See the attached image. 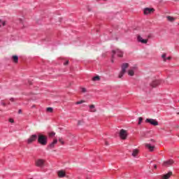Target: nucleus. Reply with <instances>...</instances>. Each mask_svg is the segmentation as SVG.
<instances>
[{
    "mask_svg": "<svg viewBox=\"0 0 179 179\" xmlns=\"http://www.w3.org/2000/svg\"><path fill=\"white\" fill-rule=\"evenodd\" d=\"M119 136L120 139L124 141V139H127V137L128 136V132L127 131V130L122 129L120 131Z\"/></svg>",
    "mask_w": 179,
    "mask_h": 179,
    "instance_id": "20e7f679",
    "label": "nucleus"
},
{
    "mask_svg": "<svg viewBox=\"0 0 179 179\" xmlns=\"http://www.w3.org/2000/svg\"><path fill=\"white\" fill-rule=\"evenodd\" d=\"M137 41H138V43H141L142 44H147L149 39H143L141 35H138L137 36Z\"/></svg>",
    "mask_w": 179,
    "mask_h": 179,
    "instance_id": "0eeeda50",
    "label": "nucleus"
},
{
    "mask_svg": "<svg viewBox=\"0 0 179 179\" xmlns=\"http://www.w3.org/2000/svg\"><path fill=\"white\" fill-rule=\"evenodd\" d=\"M159 85H160V80H154L150 83L151 87H157Z\"/></svg>",
    "mask_w": 179,
    "mask_h": 179,
    "instance_id": "ddd939ff",
    "label": "nucleus"
},
{
    "mask_svg": "<svg viewBox=\"0 0 179 179\" xmlns=\"http://www.w3.org/2000/svg\"><path fill=\"white\" fill-rule=\"evenodd\" d=\"M59 142H60L62 145H64L65 143V142H64V140H62V138H59Z\"/></svg>",
    "mask_w": 179,
    "mask_h": 179,
    "instance_id": "bb28decb",
    "label": "nucleus"
},
{
    "mask_svg": "<svg viewBox=\"0 0 179 179\" xmlns=\"http://www.w3.org/2000/svg\"><path fill=\"white\" fill-rule=\"evenodd\" d=\"M83 103H84V101H77V102H76V104H82Z\"/></svg>",
    "mask_w": 179,
    "mask_h": 179,
    "instance_id": "c756f323",
    "label": "nucleus"
},
{
    "mask_svg": "<svg viewBox=\"0 0 179 179\" xmlns=\"http://www.w3.org/2000/svg\"><path fill=\"white\" fill-rule=\"evenodd\" d=\"M129 66V64L128 63H124L122 65V71L119 73V78H122L124 76V74L125 72H127V69Z\"/></svg>",
    "mask_w": 179,
    "mask_h": 179,
    "instance_id": "7ed1b4c3",
    "label": "nucleus"
},
{
    "mask_svg": "<svg viewBox=\"0 0 179 179\" xmlns=\"http://www.w3.org/2000/svg\"><path fill=\"white\" fill-rule=\"evenodd\" d=\"M145 122H148V124L154 125V127H157V125H159V122H157L155 119H146Z\"/></svg>",
    "mask_w": 179,
    "mask_h": 179,
    "instance_id": "39448f33",
    "label": "nucleus"
},
{
    "mask_svg": "<svg viewBox=\"0 0 179 179\" xmlns=\"http://www.w3.org/2000/svg\"><path fill=\"white\" fill-rule=\"evenodd\" d=\"M5 24H6V22L0 20V27L1 26H5Z\"/></svg>",
    "mask_w": 179,
    "mask_h": 179,
    "instance_id": "393cba45",
    "label": "nucleus"
},
{
    "mask_svg": "<svg viewBox=\"0 0 179 179\" xmlns=\"http://www.w3.org/2000/svg\"><path fill=\"white\" fill-rule=\"evenodd\" d=\"M106 146L108 145V143H107V141L105 143Z\"/></svg>",
    "mask_w": 179,
    "mask_h": 179,
    "instance_id": "4c0bfd02",
    "label": "nucleus"
},
{
    "mask_svg": "<svg viewBox=\"0 0 179 179\" xmlns=\"http://www.w3.org/2000/svg\"><path fill=\"white\" fill-rule=\"evenodd\" d=\"M154 169H157V165L154 164Z\"/></svg>",
    "mask_w": 179,
    "mask_h": 179,
    "instance_id": "c9c22d12",
    "label": "nucleus"
},
{
    "mask_svg": "<svg viewBox=\"0 0 179 179\" xmlns=\"http://www.w3.org/2000/svg\"><path fill=\"white\" fill-rule=\"evenodd\" d=\"M116 57H119L120 58H122L124 57V52L120 49H116L112 50V59L111 62H114V58Z\"/></svg>",
    "mask_w": 179,
    "mask_h": 179,
    "instance_id": "f257e3e1",
    "label": "nucleus"
},
{
    "mask_svg": "<svg viewBox=\"0 0 179 179\" xmlns=\"http://www.w3.org/2000/svg\"><path fill=\"white\" fill-rule=\"evenodd\" d=\"M135 69H136V67H132L128 71L129 76H134L135 75Z\"/></svg>",
    "mask_w": 179,
    "mask_h": 179,
    "instance_id": "4468645a",
    "label": "nucleus"
},
{
    "mask_svg": "<svg viewBox=\"0 0 179 179\" xmlns=\"http://www.w3.org/2000/svg\"><path fill=\"white\" fill-rule=\"evenodd\" d=\"M34 141H37V135L36 134H33L29 138H28L27 143H33Z\"/></svg>",
    "mask_w": 179,
    "mask_h": 179,
    "instance_id": "9d476101",
    "label": "nucleus"
},
{
    "mask_svg": "<svg viewBox=\"0 0 179 179\" xmlns=\"http://www.w3.org/2000/svg\"><path fill=\"white\" fill-rule=\"evenodd\" d=\"M57 143H58V140L55 139L53 140V141L49 145L48 148H50V149H52L55 147V145H57Z\"/></svg>",
    "mask_w": 179,
    "mask_h": 179,
    "instance_id": "dca6fc26",
    "label": "nucleus"
},
{
    "mask_svg": "<svg viewBox=\"0 0 179 179\" xmlns=\"http://www.w3.org/2000/svg\"><path fill=\"white\" fill-rule=\"evenodd\" d=\"M1 105L3 106V107H6V103H5V102H3V101H1Z\"/></svg>",
    "mask_w": 179,
    "mask_h": 179,
    "instance_id": "c85d7f7f",
    "label": "nucleus"
},
{
    "mask_svg": "<svg viewBox=\"0 0 179 179\" xmlns=\"http://www.w3.org/2000/svg\"><path fill=\"white\" fill-rule=\"evenodd\" d=\"M166 57V53H164L162 55V58L164 59V61L166 62V61H167V57Z\"/></svg>",
    "mask_w": 179,
    "mask_h": 179,
    "instance_id": "5701e85b",
    "label": "nucleus"
},
{
    "mask_svg": "<svg viewBox=\"0 0 179 179\" xmlns=\"http://www.w3.org/2000/svg\"><path fill=\"white\" fill-rule=\"evenodd\" d=\"M167 59L170 60V59H171V57H166V61H167Z\"/></svg>",
    "mask_w": 179,
    "mask_h": 179,
    "instance_id": "f704fd0d",
    "label": "nucleus"
},
{
    "mask_svg": "<svg viewBox=\"0 0 179 179\" xmlns=\"http://www.w3.org/2000/svg\"><path fill=\"white\" fill-rule=\"evenodd\" d=\"M48 135L50 138H52V136H55V132L51 131L48 134Z\"/></svg>",
    "mask_w": 179,
    "mask_h": 179,
    "instance_id": "b1692460",
    "label": "nucleus"
},
{
    "mask_svg": "<svg viewBox=\"0 0 179 179\" xmlns=\"http://www.w3.org/2000/svg\"><path fill=\"white\" fill-rule=\"evenodd\" d=\"M89 108L90 113H96V111H97V110H96V106H94V105H90Z\"/></svg>",
    "mask_w": 179,
    "mask_h": 179,
    "instance_id": "f3484780",
    "label": "nucleus"
},
{
    "mask_svg": "<svg viewBox=\"0 0 179 179\" xmlns=\"http://www.w3.org/2000/svg\"><path fill=\"white\" fill-rule=\"evenodd\" d=\"M68 64H69V61L67 60L64 63V65H68Z\"/></svg>",
    "mask_w": 179,
    "mask_h": 179,
    "instance_id": "7c9ffc66",
    "label": "nucleus"
},
{
    "mask_svg": "<svg viewBox=\"0 0 179 179\" xmlns=\"http://www.w3.org/2000/svg\"><path fill=\"white\" fill-rule=\"evenodd\" d=\"M48 142V138L47 136L39 134L38 135V143L42 146H45Z\"/></svg>",
    "mask_w": 179,
    "mask_h": 179,
    "instance_id": "f03ea898",
    "label": "nucleus"
},
{
    "mask_svg": "<svg viewBox=\"0 0 179 179\" xmlns=\"http://www.w3.org/2000/svg\"><path fill=\"white\" fill-rule=\"evenodd\" d=\"M46 111H48V113H52V111H54V109L51 107H49L46 108Z\"/></svg>",
    "mask_w": 179,
    "mask_h": 179,
    "instance_id": "4be33fe9",
    "label": "nucleus"
},
{
    "mask_svg": "<svg viewBox=\"0 0 179 179\" xmlns=\"http://www.w3.org/2000/svg\"><path fill=\"white\" fill-rule=\"evenodd\" d=\"M20 23L23 24V20H20Z\"/></svg>",
    "mask_w": 179,
    "mask_h": 179,
    "instance_id": "e433bc0d",
    "label": "nucleus"
},
{
    "mask_svg": "<svg viewBox=\"0 0 179 179\" xmlns=\"http://www.w3.org/2000/svg\"><path fill=\"white\" fill-rule=\"evenodd\" d=\"M9 122L13 123L15 122V120H13V119H9Z\"/></svg>",
    "mask_w": 179,
    "mask_h": 179,
    "instance_id": "2f4dec72",
    "label": "nucleus"
},
{
    "mask_svg": "<svg viewBox=\"0 0 179 179\" xmlns=\"http://www.w3.org/2000/svg\"><path fill=\"white\" fill-rule=\"evenodd\" d=\"M144 15H150V13H153L155 12V8H145L143 10Z\"/></svg>",
    "mask_w": 179,
    "mask_h": 179,
    "instance_id": "1a4fd4ad",
    "label": "nucleus"
},
{
    "mask_svg": "<svg viewBox=\"0 0 179 179\" xmlns=\"http://www.w3.org/2000/svg\"><path fill=\"white\" fill-rule=\"evenodd\" d=\"M12 59L14 64H17V62H19V57H17V55L12 56Z\"/></svg>",
    "mask_w": 179,
    "mask_h": 179,
    "instance_id": "a211bd4d",
    "label": "nucleus"
},
{
    "mask_svg": "<svg viewBox=\"0 0 179 179\" xmlns=\"http://www.w3.org/2000/svg\"><path fill=\"white\" fill-rule=\"evenodd\" d=\"M145 146L148 149L149 152H155V145H152L150 143H145Z\"/></svg>",
    "mask_w": 179,
    "mask_h": 179,
    "instance_id": "9b49d317",
    "label": "nucleus"
},
{
    "mask_svg": "<svg viewBox=\"0 0 179 179\" xmlns=\"http://www.w3.org/2000/svg\"><path fill=\"white\" fill-rule=\"evenodd\" d=\"M81 92L83 93H86V88H85V87L81 88Z\"/></svg>",
    "mask_w": 179,
    "mask_h": 179,
    "instance_id": "cd10ccee",
    "label": "nucleus"
},
{
    "mask_svg": "<svg viewBox=\"0 0 179 179\" xmlns=\"http://www.w3.org/2000/svg\"><path fill=\"white\" fill-rule=\"evenodd\" d=\"M44 163H45V161L44 159H37L35 162V166L36 167H43L44 166Z\"/></svg>",
    "mask_w": 179,
    "mask_h": 179,
    "instance_id": "423d86ee",
    "label": "nucleus"
},
{
    "mask_svg": "<svg viewBox=\"0 0 179 179\" xmlns=\"http://www.w3.org/2000/svg\"><path fill=\"white\" fill-rule=\"evenodd\" d=\"M173 176V172L169 171L168 173L162 176V179H169Z\"/></svg>",
    "mask_w": 179,
    "mask_h": 179,
    "instance_id": "2eb2a0df",
    "label": "nucleus"
},
{
    "mask_svg": "<svg viewBox=\"0 0 179 179\" xmlns=\"http://www.w3.org/2000/svg\"><path fill=\"white\" fill-rule=\"evenodd\" d=\"M103 1H106V0H103Z\"/></svg>",
    "mask_w": 179,
    "mask_h": 179,
    "instance_id": "58836bf2",
    "label": "nucleus"
},
{
    "mask_svg": "<svg viewBox=\"0 0 179 179\" xmlns=\"http://www.w3.org/2000/svg\"><path fill=\"white\" fill-rule=\"evenodd\" d=\"M166 19L169 22H174V20H176V19L171 16H167Z\"/></svg>",
    "mask_w": 179,
    "mask_h": 179,
    "instance_id": "aec40b11",
    "label": "nucleus"
},
{
    "mask_svg": "<svg viewBox=\"0 0 179 179\" xmlns=\"http://www.w3.org/2000/svg\"><path fill=\"white\" fill-rule=\"evenodd\" d=\"M138 153H139V151L136 149L134 150L131 154V156H133V157H136Z\"/></svg>",
    "mask_w": 179,
    "mask_h": 179,
    "instance_id": "6ab92c4d",
    "label": "nucleus"
},
{
    "mask_svg": "<svg viewBox=\"0 0 179 179\" xmlns=\"http://www.w3.org/2000/svg\"><path fill=\"white\" fill-rule=\"evenodd\" d=\"M173 164H174V161H173V159H169V160L164 162L162 166L164 167H169V166H171Z\"/></svg>",
    "mask_w": 179,
    "mask_h": 179,
    "instance_id": "6e6552de",
    "label": "nucleus"
},
{
    "mask_svg": "<svg viewBox=\"0 0 179 179\" xmlns=\"http://www.w3.org/2000/svg\"><path fill=\"white\" fill-rule=\"evenodd\" d=\"M18 114H22V109H20V110H18Z\"/></svg>",
    "mask_w": 179,
    "mask_h": 179,
    "instance_id": "72a5a7b5",
    "label": "nucleus"
},
{
    "mask_svg": "<svg viewBox=\"0 0 179 179\" xmlns=\"http://www.w3.org/2000/svg\"><path fill=\"white\" fill-rule=\"evenodd\" d=\"M92 80H93L94 82L100 80V76H94V77L92 78Z\"/></svg>",
    "mask_w": 179,
    "mask_h": 179,
    "instance_id": "412c9836",
    "label": "nucleus"
},
{
    "mask_svg": "<svg viewBox=\"0 0 179 179\" xmlns=\"http://www.w3.org/2000/svg\"><path fill=\"white\" fill-rule=\"evenodd\" d=\"M10 101H12V102L15 101V98H10Z\"/></svg>",
    "mask_w": 179,
    "mask_h": 179,
    "instance_id": "473e14b6",
    "label": "nucleus"
},
{
    "mask_svg": "<svg viewBox=\"0 0 179 179\" xmlns=\"http://www.w3.org/2000/svg\"><path fill=\"white\" fill-rule=\"evenodd\" d=\"M57 176L59 178H64V177L66 176V173L65 172V171L60 170L57 172Z\"/></svg>",
    "mask_w": 179,
    "mask_h": 179,
    "instance_id": "f8f14e48",
    "label": "nucleus"
},
{
    "mask_svg": "<svg viewBox=\"0 0 179 179\" xmlns=\"http://www.w3.org/2000/svg\"><path fill=\"white\" fill-rule=\"evenodd\" d=\"M143 120V118L138 117V125H141L142 124V121Z\"/></svg>",
    "mask_w": 179,
    "mask_h": 179,
    "instance_id": "a878e982",
    "label": "nucleus"
}]
</instances>
